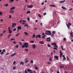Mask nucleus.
Listing matches in <instances>:
<instances>
[{"mask_svg": "<svg viewBox=\"0 0 73 73\" xmlns=\"http://www.w3.org/2000/svg\"><path fill=\"white\" fill-rule=\"evenodd\" d=\"M30 73H33V72H32V70H31L30 71Z\"/></svg>", "mask_w": 73, "mask_h": 73, "instance_id": "de8ad7c7", "label": "nucleus"}, {"mask_svg": "<svg viewBox=\"0 0 73 73\" xmlns=\"http://www.w3.org/2000/svg\"><path fill=\"white\" fill-rule=\"evenodd\" d=\"M59 66L60 68H64V66Z\"/></svg>", "mask_w": 73, "mask_h": 73, "instance_id": "4be33fe9", "label": "nucleus"}, {"mask_svg": "<svg viewBox=\"0 0 73 73\" xmlns=\"http://www.w3.org/2000/svg\"><path fill=\"white\" fill-rule=\"evenodd\" d=\"M27 20L28 21H29L30 20V18H29V17H28L27 18Z\"/></svg>", "mask_w": 73, "mask_h": 73, "instance_id": "49530a36", "label": "nucleus"}, {"mask_svg": "<svg viewBox=\"0 0 73 73\" xmlns=\"http://www.w3.org/2000/svg\"><path fill=\"white\" fill-rule=\"evenodd\" d=\"M24 33L25 34V35H28V33L26 32H25Z\"/></svg>", "mask_w": 73, "mask_h": 73, "instance_id": "b1692460", "label": "nucleus"}, {"mask_svg": "<svg viewBox=\"0 0 73 73\" xmlns=\"http://www.w3.org/2000/svg\"><path fill=\"white\" fill-rule=\"evenodd\" d=\"M35 69H37V70H38V67H37V66H35Z\"/></svg>", "mask_w": 73, "mask_h": 73, "instance_id": "ea45409f", "label": "nucleus"}, {"mask_svg": "<svg viewBox=\"0 0 73 73\" xmlns=\"http://www.w3.org/2000/svg\"><path fill=\"white\" fill-rule=\"evenodd\" d=\"M31 64H33V61L32 60H31Z\"/></svg>", "mask_w": 73, "mask_h": 73, "instance_id": "37998d69", "label": "nucleus"}, {"mask_svg": "<svg viewBox=\"0 0 73 73\" xmlns=\"http://www.w3.org/2000/svg\"><path fill=\"white\" fill-rule=\"evenodd\" d=\"M38 16H39V17H40V18H41V15H40V14H39L38 15Z\"/></svg>", "mask_w": 73, "mask_h": 73, "instance_id": "a19ab883", "label": "nucleus"}, {"mask_svg": "<svg viewBox=\"0 0 73 73\" xmlns=\"http://www.w3.org/2000/svg\"><path fill=\"white\" fill-rule=\"evenodd\" d=\"M36 36V35H35V34H33V38H35V37Z\"/></svg>", "mask_w": 73, "mask_h": 73, "instance_id": "c756f323", "label": "nucleus"}, {"mask_svg": "<svg viewBox=\"0 0 73 73\" xmlns=\"http://www.w3.org/2000/svg\"><path fill=\"white\" fill-rule=\"evenodd\" d=\"M17 28L19 29H21V26H18Z\"/></svg>", "mask_w": 73, "mask_h": 73, "instance_id": "5701e85b", "label": "nucleus"}, {"mask_svg": "<svg viewBox=\"0 0 73 73\" xmlns=\"http://www.w3.org/2000/svg\"><path fill=\"white\" fill-rule=\"evenodd\" d=\"M27 62H28V60H27L25 61V63L26 64V63H27Z\"/></svg>", "mask_w": 73, "mask_h": 73, "instance_id": "864d4df0", "label": "nucleus"}, {"mask_svg": "<svg viewBox=\"0 0 73 73\" xmlns=\"http://www.w3.org/2000/svg\"><path fill=\"white\" fill-rule=\"evenodd\" d=\"M56 31H53L52 32V33L53 34H54H54H55V33H56Z\"/></svg>", "mask_w": 73, "mask_h": 73, "instance_id": "cd10ccee", "label": "nucleus"}, {"mask_svg": "<svg viewBox=\"0 0 73 73\" xmlns=\"http://www.w3.org/2000/svg\"><path fill=\"white\" fill-rule=\"evenodd\" d=\"M9 33H12V31L10 30H9Z\"/></svg>", "mask_w": 73, "mask_h": 73, "instance_id": "393cba45", "label": "nucleus"}, {"mask_svg": "<svg viewBox=\"0 0 73 73\" xmlns=\"http://www.w3.org/2000/svg\"><path fill=\"white\" fill-rule=\"evenodd\" d=\"M31 69H27V71H28V72H30V71L31 70Z\"/></svg>", "mask_w": 73, "mask_h": 73, "instance_id": "473e14b6", "label": "nucleus"}, {"mask_svg": "<svg viewBox=\"0 0 73 73\" xmlns=\"http://www.w3.org/2000/svg\"><path fill=\"white\" fill-rule=\"evenodd\" d=\"M16 28H15L14 29L13 31H16Z\"/></svg>", "mask_w": 73, "mask_h": 73, "instance_id": "79ce46f5", "label": "nucleus"}, {"mask_svg": "<svg viewBox=\"0 0 73 73\" xmlns=\"http://www.w3.org/2000/svg\"><path fill=\"white\" fill-rule=\"evenodd\" d=\"M27 13L28 14L29 13H31V12L30 11H28L27 12Z\"/></svg>", "mask_w": 73, "mask_h": 73, "instance_id": "a878e982", "label": "nucleus"}, {"mask_svg": "<svg viewBox=\"0 0 73 73\" xmlns=\"http://www.w3.org/2000/svg\"><path fill=\"white\" fill-rule=\"evenodd\" d=\"M54 57L55 58H56L57 60H58V56L57 55H55L54 56Z\"/></svg>", "mask_w": 73, "mask_h": 73, "instance_id": "423d86ee", "label": "nucleus"}, {"mask_svg": "<svg viewBox=\"0 0 73 73\" xmlns=\"http://www.w3.org/2000/svg\"><path fill=\"white\" fill-rule=\"evenodd\" d=\"M49 5L50 6H51V7H56V6H55V5H51V4H50Z\"/></svg>", "mask_w": 73, "mask_h": 73, "instance_id": "6ab92c4d", "label": "nucleus"}, {"mask_svg": "<svg viewBox=\"0 0 73 73\" xmlns=\"http://www.w3.org/2000/svg\"><path fill=\"white\" fill-rule=\"evenodd\" d=\"M12 28H15V26H16V24L13 23L12 24Z\"/></svg>", "mask_w": 73, "mask_h": 73, "instance_id": "39448f33", "label": "nucleus"}, {"mask_svg": "<svg viewBox=\"0 0 73 73\" xmlns=\"http://www.w3.org/2000/svg\"><path fill=\"white\" fill-rule=\"evenodd\" d=\"M11 15H10L9 16V19H11Z\"/></svg>", "mask_w": 73, "mask_h": 73, "instance_id": "680f3d73", "label": "nucleus"}, {"mask_svg": "<svg viewBox=\"0 0 73 73\" xmlns=\"http://www.w3.org/2000/svg\"><path fill=\"white\" fill-rule=\"evenodd\" d=\"M38 37L39 38H41V35L40 34H38L36 36V38H38Z\"/></svg>", "mask_w": 73, "mask_h": 73, "instance_id": "f03ea898", "label": "nucleus"}, {"mask_svg": "<svg viewBox=\"0 0 73 73\" xmlns=\"http://www.w3.org/2000/svg\"><path fill=\"white\" fill-rule=\"evenodd\" d=\"M9 53H7L6 54V55L7 56V55H8V54H9Z\"/></svg>", "mask_w": 73, "mask_h": 73, "instance_id": "774afa93", "label": "nucleus"}, {"mask_svg": "<svg viewBox=\"0 0 73 73\" xmlns=\"http://www.w3.org/2000/svg\"><path fill=\"white\" fill-rule=\"evenodd\" d=\"M19 35H20V33H18L17 34H16V36H19Z\"/></svg>", "mask_w": 73, "mask_h": 73, "instance_id": "5fc2aeb1", "label": "nucleus"}, {"mask_svg": "<svg viewBox=\"0 0 73 73\" xmlns=\"http://www.w3.org/2000/svg\"><path fill=\"white\" fill-rule=\"evenodd\" d=\"M3 53H4V52H1V54L2 55L3 54Z\"/></svg>", "mask_w": 73, "mask_h": 73, "instance_id": "bf43d9fd", "label": "nucleus"}, {"mask_svg": "<svg viewBox=\"0 0 73 73\" xmlns=\"http://www.w3.org/2000/svg\"><path fill=\"white\" fill-rule=\"evenodd\" d=\"M39 44H44V41H39Z\"/></svg>", "mask_w": 73, "mask_h": 73, "instance_id": "1a4fd4ad", "label": "nucleus"}, {"mask_svg": "<svg viewBox=\"0 0 73 73\" xmlns=\"http://www.w3.org/2000/svg\"><path fill=\"white\" fill-rule=\"evenodd\" d=\"M16 48H19V46L16 45L15 46Z\"/></svg>", "mask_w": 73, "mask_h": 73, "instance_id": "13d9d810", "label": "nucleus"}, {"mask_svg": "<svg viewBox=\"0 0 73 73\" xmlns=\"http://www.w3.org/2000/svg\"><path fill=\"white\" fill-rule=\"evenodd\" d=\"M19 44H20V45H22V43L20 42H19Z\"/></svg>", "mask_w": 73, "mask_h": 73, "instance_id": "3c124183", "label": "nucleus"}, {"mask_svg": "<svg viewBox=\"0 0 73 73\" xmlns=\"http://www.w3.org/2000/svg\"><path fill=\"white\" fill-rule=\"evenodd\" d=\"M22 22H26V21L25 20H23L22 21Z\"/></svg>", "mask_w": 73, "mask_h": 73, "instance_id": "338daca9", "label": "nucleus"}, {"mask_svg": "<svg viewBox=\"0 0 73 73\" xmlns=\"http://www.w3.org/2000/svg\"><path fill=\"white\" fill-rule=\"evenodd\" d=\"M3 33H1L0 34V37H2V36H3Z\"/></svg>", "mask_w": 73, "mask_h": 73, "instance_id": "a18cd8bd", "label": "nucleus"}, {"mask_svg": "<svg viewBox=\"0 0 73 73\" xmlns=\"http://www.w3.org/2000/svg\"><path fill=\"white\" fill-rule=\"evenodd\" d=\"M15 7H13L10 9V10H12L13 9H15Z\"/></svg>", "mask_w": 73, "mask_h": 73, "instance_id": "9b49d317", "label": "nucleus"}, {"mask_svg": "<svg viewBox=\"0 0 73 73\" xmlns=\"http://www.w3.org/2000/svg\"><path fill=\"white\" fill-rule=\"evenodd\" d=\"M25 50L26 52H28V49H25Z\"/></svg>", "mask_w": 73, "mask_h": 73, "instance_id": "6e6d98bb", "label": "nucleus"}, {"mask_svg": "<svg viewBox=\"0 0 73 73\" xmlns=\"http://www.w3.org/2000/svg\"><path fill=\"white\" fill-rule=\"evenodd\" d=\"M34 42H35L33 40H31L30 41V42H31V43H33Z\"/></svg>", "mask_w": 73, "mask_h": 73, "instance_id": "e433bc0d", "label": "nucleus"}, {"mask_svg": "<svg viewBox=\"0 0 73 73\" xmlns=\"http://www.w3.org/2000/svg\"><path fill=\"white\" fill-rule=\"evenodd\" d=\"M10 27H8V31H10Z\"/></svg>", "mask_w": 73, "mask_h": 73, "instance_id": "69168bd1", "label": "nucleus"}, {"mask_svg": "<svg viewBox=\"0 0 73 73\" xmlns=\"http://www.w3.org/2000/svg\"><path fill=\"white\" fill-rule=\"evenodd\" d=\"M47 46L48 47H50V44H48Z\"/></svg>", "mask_w": 73, "mask_h": 73, "instance_id": "09e8293b", "label": "nucleus"}, {"mask_svg": "<svg viewBox=\"0 0 73 73\" xmlns=\"http://www.w3.org/2000/svg\"><path fill=\"white\" fill-rule=\"evenodd\" d=\"M11 10L10 11V13H14V11L13 10Z\"/></svg>", "mask_w": 73, "mask_h": 73, "instance_id": "9d476101", "label": "nucleus"}, {"mask_svg": "<svg viewBox=\"0 0 73 73\" xmlns=\"http://www.w3.org/2000/svg\"><path fill=\"white\" fill-rule=\"evenodd\" d=\"M54 46V47H55V48H58V46H57V44H56V43L55 44Z\"/></svg>", "mask_w": 73, "mask_h": 73, "instance_id": "f8f14e48", "label": "nucleus"}, {"mask_svg": "<svg viewBox=\"0 0 73 73\" xmlns=\"http://www.w3.org/2000/svg\"><path fill=\"white\" fill-rule=\"evenodd\" d=\"M45 34L46 35H47L48 36H49V33L48 32H46Z\"/></svg>", "mask_w": 73, "mask_h": 73, "instance_id": "72a5a7b5", "label": "nucleus"}, {"mask_svg": "<svg viewBox=\"0 0 73 73\" xmlns=\"http://www.w3.org/2000/svg\"><path fill=\"white\" fill-rule=\"evenodd\" d=\"M62 8V9H66V8L64 7L63 6H62L61 7Z\"/></svg>", "mask_w": 73, "mask_h": 73, "instance_id": "bb28decb", "label": "nucleus"}, {"mask_svg": "<svg viewBox=\"0 0 73 73\" xmlns=\"http://www.w3.org/2000/svg\"><path fill=\"white\" fill-rule=\"evenodd\" d=\"M16 52H15V53H13V54H12L11 55V56H15V55H16Z\"/></svg>", "mask_w": 73, "mask_h": 73, "instance_id": "f3484780", "label": "nucleus"}, {"mask_svg": "<svg viewBox=\"0 0 73 73\" xmlns=\"http://www.w3.org/2000/svg\"><path fill=\"white\" fill-rule=\"evenodd\" d=\"M46 32H48V35H52V33H51V31H48V30H46Z\"/></svg>", "mask_w": 73, "mask_h": 73, "instance_id": "7ed1b4c3", "label": "nucleus"}, {"mask_svg": "<svg viewBox=\"0 0 73 73\" xmlns=\"http://www.w3.org/2000/svg\"><path fill=\"white\" fill-rule=\"evenodd\" d=\"M27 7L28 8H33V5H28L27 6Z\"/></svg>", "mask_w": 73, "mask_h": 73, "instance_id": "f257e3e1", "label": "nucleus"}, {"mask_svg": "<svg viewBox=\"0 0 73 73\" xmlns=\"http://www.w3.org/2000/svg\"><path fill=\"white\" fill-rule=\"evenodd\" d=\"M59 53L61 56H62V55H63V53H62V52H61V51H59Z\"/></svg>", "mask_w": 73, "mask_h": 73, "instance_id": "4468645a", "label": "nucleus"}, {"mask_svg": "<svg viewBox=\"0 0 73 73\" xmlns=\"http://www.w3.org/2000/svg\"><path fill=\"white\" fill-rule=\"evenodd\" d=\"M2 15H3V13L1 11H0V16Z\"/></svg>", "mask_w": 73, "mask_h": 73, "instance_id": "f704fd0d", "label": "nucleus"}, {"mask_svg": "<svg viewBox=\"0 0 73 73\" xmlns=\"http://www.w3.org/2000/svg\"><path fill=\"white\" fill-rule=\"evenodd\" d=\"M47 40H46V41H51V39H50V37H49V38H46Z\"/></svg>", "mask_w": 73, "mask_h": 73, "instance_id": "20e7f679", "label": "nucleus"}, {"mask_svg": "<svg viewBox=\"0 0 73 73\" xmlns=\"http://www.w3.org/2000/svg\"><path fill=\"white\" fill-rule=\"evenodd\" d=\"M65 0H64V1H60L59 2V3H64V2H65Z\"/></svg>", "mask_w": 73, "mask_h": 73, "instance_id": "ddd939ff", "label": "nucleus"}, {"mask_svg": "<svg viewBox=\"0 0 73 73\" xmlns=\"http://www.w3.org/2000/svg\"><path fill=\"white\" fill-rule=\"evenodd\" d=\"M33 49H35L36 48V46L35 44H33Z\"/></svg>", "mask_w": 73, "mask_h": 73, "instance_id": "dca6fc26", "label": "nucleus"}, {"mask_svg": "<svg viewBox=\"0 0 73 73\" xmlns=\"http://www.w3.org/2000/svg\"><path fill=\"white\" fill-rule=\"evenodd\" d=\"M67 60H69V57L68 56H67Z\"/></svg>", "mask_w": 73, "mask_h": 73, "instance_id": "4c0bfd02", "label": "nucleus"}, {"mask_svg": "<svg viewBox=\"0 0 73 73\" xmlns=\"http://www.w3.org/2000/svg\"><path fill=\"white\" fill-rule=\"evenodd\" d=\"M27 24H25V25H24V27H27Z\"/></svg>", "mask_w": 73, "mask_h": 73, "instance_id": "4d7b16f0", "label": "nucleus"}, {"mask_svg": "<svg viewBox=\"0 0 73 73\" xmlns=\"http://www.w3.org/2000/svg\"><path fill=\"white\" fill-rule=\"evenodd\" d=\"M15 40V38H11V39L10 40L12 41V40Z\"/></svg>", "mask_w": 73, "mask_h": 73, "instance_id": "7c9ffc66", "label": "nucleus"}, {"mask_svg": "<svg viewBox=\"0 0 73 73\" xmlns=\"http://www.w3.org/2000/svg\"><path fill=\"white\" fill-rule=\"evenodd\" d=\"M72 32L70 34V36H72V37H73V35H72Z\"/></svg>", "mask_w": 73, "mask_h": 73, "instance_id": "c85d7f7f", "label": "nucleus"}, {"mask_svg": "<svg viewBox=\"0 0 73 73\" xmlns=\"http://www.w3.org/2000/svg\"><path fill=\"white\" fill-rule=\"evenodd\" d=\"M3 52H5V50L3 49Z\"/></svg>", "mask_w": 73, "mask_h": 73, "instance_id": "e2e57ef3", "label": "nucleus"}, {"mask_svg": "<svg viewBox=\"0 0 73 73\" xmlns=\"http://www.w3.org/2000/svg\"><path fill=\"white\" fill-rule=\"evenodd\" d=\"M16 66H13V69H14V70H15V69H16Z\"/></svg>", "mask_w": 73, "mask_h": 73, "instance_id": "c03bdc74", "label": "nucleus"}, {"mask_svg": "<svg viewBox=\"0 0 73 73\" xmlns=\"http://www.w3.org/2000/svg\"><path fill=\"white\" fill-rule=\"evenodd\" d=\"M24 45H25V46H27V48H28L29 46V45H28V43H24Z\"/></svg>", "mask_w": 73, "mask_h": 73, "instance_id": "0eeeda50", "label": "nucleus"}, {"mask_svg": "<svg viewBox=\"0 0 73 73\" xmlns=\"http://www.w3.org/2000/svg\"><path fill=\"white\" fill-rule=\"evenodd\" d=\"M68 25H72V24H71L70 23H68Z\"/></svg>", "mask_w": 73, "mask_h": 73, "instance_id": "2f4dec72", "label": "nucleus"}, {"mask_svg": "<svg viewBox=\"0 0 73 73\" xmlns=\"http://www.w3.org/2000/svg\"><path fill=\"white\" fill-rule=\"evenodd\" d=\"M56 43V42H55V43H52L51 44V45H54Z\"/></svg>", "mask_w": 73, "mask_h": 73, "instance_id": "412c9836", "label": "nucleus"}, {"mask_svg": "<svg viewBox=\"0 0 73 73\" xmlns=\"http://www.w3.org/2000/svg\"><path fill=\"white\" fill-rule=\"evenodd\" d=\"M52 57H50L49 59V60H52Z\"/></svg>", "mask_w": 73, "mask_h": 73, "instance_id": "052dcab7", "label": "nucleus"}, {"mask_svg": "<svg viewBox=\"0 0 73 73\" xmlns=\"http://www.w3.org/2000/svg\"><path fill=\"white\" fill-rule=\"evenodd\" d=\"M16 62L15 61H14L13 63V65H15V64H16Z\"/></svg>", "mask_w": 73, "mask_h": 73, "instance_id": "c9c22d12", "label": "nucleus"}, {"mask_svg": "<svg viewBox=\"0 0 73 73\" xmlns=\"http://www.w3.org/2000/svg\"><path fill=\"white\" fill-rule=\"evenodd\" d=\"M25 73H28V72L27 71V69H26L25 71Z\"/></svg>", "mask_w": 73, "mask_h": 73, "instance_id": "58836bf2", "label": "nucleus"}, {"mask_svg": "<svg viewBox=\"0 0 73 73\" xmlns=\"http://www.w3.org/2000/svg\"><path fill=\"white\" fill-rule=\"evenodd\" d=\"M24 63L23 62H21L20 63V65H24Z\"/></svg>", "mask_w": 73, "mask_h": 73, "instance_id": "2eb2a0df", "label": "nucleus"}, {"mask_svg": "<svg viewBox=\"0 0 73 73\" xmlns=\"http://www.w3.org/2000/svg\"><path fill=\"white\" fill-rule=\"evenodd\" d=\"M47 64H50V62H47Z\"/></svg>", "mask_w": 73, "mask_h": 73, "instance_id": "0e129e2a", "label": "nucleus"}, {"mask_svg": "<svg viewBox=\"0 0 73 73\" xmlns=\"http://www.w3.org/2000/svg\"><path fill=\"white\" fill-rule=\"evenodd\" d=\"M68 29H70V26H69V25H68V24H66Z\"/></svg>", "mask_w": 73, "mask_h": 73, "instance_id": "a211bd4d", "label": "nucleus"}, {"mask_svg": "<svg viewBox=\"0 0 73 73\" xmlns=\"http://www.w3.org/2000/svg\"><path fill=\"white\" fill-rule=\"evenodd\" d=\"M46 15V13H43V15H44V16L45 15Z\"/></svg>", "mask_w": 73, "mask_h": 73, "instance_id": "8fccbe9b", "label": "nucleus"}, {"mask_svg": "<svg viewBox=\"0 0 73 73\" xmlns=\"http://www.w3.org/2000/svg\"><path fill=\"white\" fill-rule=\"evenodd\" d=\"M61 48L63 50H65V49L63 48V46H61Z\"/></svg>", "mask_w": 73, "mask_h": 73, "instance_id": "aec40b11", "label": "nucleus"}, {"mask_svg": "<svg viewBox=\"0 0 73 73\" xmlns=\"http://www.w3.org/2000/svg\"><path fill=\"white\" fill-rule=\"evenodd\" d=\"M8 4L7 3L5 5V7H8Z\"/></svg>", "mask_w": 73, "mask_h": 73, "instance_id": "603ef678", "label": "nucleus"}, {"mask_svg": "<svg viewBox=\"0 0 73 73\" xmlns=\"http://www.w3.org/2000/svg\"><path fill=\"white\" fill-rule=\"evenodd\" d=\"M27 46H26L25 45V44H23L22 45V48H24V47H25V48H27Z\"/></svg>", "mask_w": 73, "mask_h": 73, "instance_id": "6e6552de", "label": "nucleus"}]
</instances>
